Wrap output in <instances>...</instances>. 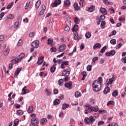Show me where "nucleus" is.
Masks as SVG:
<instances>
[{
  "label": "nucleus",
  "mask_w": 126,
  "mask_h": 126,
  "mask_svg": "<svg viewBox=\"0 0 126 126\" xmlns=\"http://www.w3.org/2000/svg\"><path fill=\"white\" fill-rule=\"evenodd\" d=\"M95 83L97 84H100L102 86V84L103 83V78L101 77L98 78V80H95L94 81Z\"/></svg>",
  "instance_id": "11"
},
{
  "label": "nucleus",
  "mask_w": 126,
  "mask_h": 126,
  "mask_svg": "<svg viewBox=\"0 0 126 126\" xmlns=\"http://www.w3.org/2000/svg\"><path fill=\"white\" fill-rule=\"evenodd\" d=\"M25 57V54L21 53L19 56H18V57L16 58L15 59L11 60V62L14 63V64H15L16 63H19V62H21V61L23 60Z\"/></svg>",
  "instance_id": "2"
},
{
  "label": "nucleus",
  "mask_w": 126,
  "mask_h": 126,
  "mask_svg": "<svg viewBox=\"0 0 126 126\" xmlns=\"http://www.w3.org/2000/svg\"><path fill=\"white\" fill-rule=\"evenodd\" d=\"M73 32V36H74V40H79V39H80V38L79 37H78V32Z\"/></svg>",
  "instance_id": "14"
},
{
  "label": "nucleus",
  "mask_w": 126,
  "mask_h": 126,
  "mask_svg": "<svg viewBox=\"0 0 126 126\" xmlns=\"http://www.w3.org/2000/svg\"><path fill=\"white\" fill-rule=\"evenodd\" d=\"M121 61L123 63H126V56L124 58H123Z\"/></svg>",
  "instance_id": "55"
},
{
  "label": "nucleus",
  "mask_w": 126,
  "mask_h": 126,
  "mask_svg": "<svg viewBox=\"0 0 126 126\" xmlns=\"http://www.w3.org/2000/svg\"><path fill=\"white\" fill-rule=\"evenodd\" d=\"M83 77H86L87 76V73L85 71H83L81 73Z\"/></svg>",
  "instance_id": "51"
},
{
  "label": "nucleus",
  "mask_w": 126,
  "mask_h": 126,
  "mask_svg": "<svg viewBox=\"0 0 126 126\" xmlns=\"http://www.w3.org/2000/svg\"><path fill=\"white\" fill-rule=\"evenodd\" d=\"M18 25H19V23L18 22H15V24H14L15 28H17V27H18Z\"/></svg>",
  "instance_id": "58"
},
{
  "label": "nucleus",
  "mask_w": 126,
  "mask_h": 126,
  "mask_svg": "<svg viewBox=\"0 0 126 126\" xmlns=\"http://www.w3.org/2000/svg\"><path fill=\"white\" fill-rule=\"evenodd\" d=\"M33 106H30L27 110L28 113H29L30 114L33 113Z\"/></svg>",
  "instance_id": "27"
},
{
  "label": "nucleus",
  "mask_w": 126,
  "mask_h": 126,
  "mask_svg": "<svg viewBox=\"0 0 126 126\" xmlns=\"http://www.w3.org/2000/svg\"><path fill=\"white\" fill-rule=\"evenodd\" d=\"M85 124L86 125H92L94 122H95V119L93 116H91L88 117H85L84 119Z\"/></svg>",
  "instance_id": "4"
},
{
  "label": "nucleus",
  "mask_w": 126,
  "mask_h": 126,
  "mask_svg": "<svg viewBox=\"0 0 126 126\" xmlns=\"http://www.w3.org/2000/svg\"><path fill=\"white\" fill-rule=\"evenodd\" d=\"M14 126H18V124H19V120L18 119H16L14 121Z\"/></svg>",
  "instance_id": "37"
},
{
  "label": "nucleus",
  "mask_w": 126,
  "mask_h": 126,
  "mask_svg": "<svg viewBox=\"0 0 126 126\" xmlns=\"http://www.w3.org/2000/svg\"><path fill=\"white\" fill-rule=\"evenodd\" d=\"M75 97L76 98H78L79 97H81V93L79 92H76L75 93Z\"/></svg>",
  "instance_id": "29"
},
{
  "label": "nucleus",
  "mask_w": 126,
  "mask_h": 126,
  "mask_svg": "<svg viewBox=\"0 0 126 126\" xmlns=\"http://www.w3.org/2000/svg\"><path fill=\"white\" fill-rule=\"evenodd\" d=\"M95 9V5H93L91 7L88 8V11H89V12H93V11H94Z\"/></svg>",
  "instance_id": "23"
},
{
  "label": "nucleus",
  "mask_w": 126,
  "mask_h": 126,
  "mask_svg": "<svg viewBox=\"0 0 126 126\" xmlns=\"http://www.w3.org/2000/svg\"><path fill=\"white\" fill-rule=\"evenodd\" d=\"M123 47V44L122 43H119L117 46H116V50H118V49H120V48H122Z\"/></svg>",
  "instance_id": "48"
},
{
  "label": "nucleus",
  "mask_w": 126,
  "mask_h": 126,
  "mask_svg": "<svg viewBox=\"0 0 126 126\" xmlns=\"http://www.w3.org/2000/svg\"><path fill=\"white\" fill-rule=\"evenodd\" d=\"M47 119L46 118H42L40 120V124L41 125H44V123H47Z\"/></svg>",
  "instance_id": "33"
},
{
  "label": "nucleus",
  "mask_w": 126,
  "mask_h": 126,
  "mask_svg": "<svg viewBox=\"0 0 126 126\" xmlns=\"http://www.w3.org/2000/svg\"><path fill=\"white\" fill-rule=\"evenodd\" d=\"M61 62H62V63L61 64V68L62 69H64L65 67H64V65H68V61H63V60L62 59H59V63H60Z\"/></svg>",
  "instance_id": "6"
},
{
  "label": "nucleus",
  "mask_w": 126,
  "mask_h": 126,
  "mask_svg": "<svg viewBox=\"0 0 126 126\" xmlns=\"http://www.w3.org/2000/svg\"><path fill=\"white\" fill-rule=\"evenodd\" d=\"M22 91L23 93L22 94V95H25V94H27V93H29L30 91L27 89V87L24 86V88L22 89Z\"/></svg>",
  "instance_id": "12"
},
{
  "label": "nucleus",
  "mask_w": 126,
  "mask_h": 126,
  "mask_svg": "<svg viewBox=\"0 0 126 126\" xmlns=\"http://www.w3.org/2000/svg\"><path fill=\"white\" fill-rule=\"evenodd\" d=\"M115 54H116V50H112L110 52H106L105 56H106V57H111V56H115Z\"/></svg>",
  "instance_id": "9"
},
{
  "label": "nucleus",
  "mask_w": 126,
  "mask_h": 126,
  "mask_svg": "<svg viewBox=\"0 0 126 126\" xmlns=\"http://www.w3.org/2000/svg\"><path fill=\"white\" fill-rule=\"evenodd\" d=\"M93 90L94 92H99L101 90L102 86L100 84H97L96 83L93 82L92 84Z\"/></svg>",
  "instance_id": "5"
},
{
  "label": "nucleus",
  "mask_w": 126,
  "mask_h": 126,
  "mask_svg": "<svg viewBox=\"0 0 126 126\" xmlns=\"http://www.w3.org/2000/svg\"><path fill=\"white\" fill-rule=\"evenodd\" d=\"M105 24H106V21H103L100 24L101 28H102V27H104Z\"/></svg>",
  "instance_id": "53"
},
{
  "label": "nucleus",
  "mask_w": 126,
  "mask_h": 126,
  "mask_svg": "<svg viewBox=\"0 0 126 126\" xmlns=\"http://www.w3.org/2000/svg\"><path fill=\"white\" fill-rule=\"evenodd\" d=\"M125 96H126V92H123L121 94V96H122V98H124L125 97Z\"/></svg>",
  "instance_id": "63"
},
{
  "label": "nucleus",
  "mask_w": 126,
  "mask_h": 126,
  "mask_svg": "<svg viewBox=\"0 0 126 126\" xmlns=\"http://www.w3.org/2000/svg\"><path fill=\"white\" fill-rule=\"evenodd\" d=\"M9 48H7L3 52L4 56H8V54H9Z\"/></svg>",
  "instance_id": "25"
},
{
  "label": "nucleus",
  "mask_w": 126,
  "mask_h": 126,
  "mask_svg": "<svg viewBox=\"0 0 126 126\" xmlns=\"http://www.w3.org/2000/svg\"><path fill=\"white\" fill-rule=\"evenodd\" d=\"M59 93V90H58V89H55L54 90V94L55 95H57Z\"/></svg>",
  "instance_id": "56"
},
{
  "label": "nucleus",
  "mask_w": 126,
  "mask_h": 126,
  "mask_svg": "<svg viewBox=\"0 0 126 126\" xmlns=\"http://www.w3.org/2000/svg\"><path fill=\"white\" fill-rule=\"evenodd\" d=\"M22 44H23V40L20 39L18 42V46H22Z\"/></svg>",
  "instance_id": "46"
},
{
  "label": "nucleus",
  "mask_w": 126,
  "mask_h": 126,
  "mask_svg": "<svg viewBox=\"0 0 126 126\" xmlns=\"http://www.w3.org/2000/svg\"><path fill=\"white\" fill-rule=\"evenodd\" d=\"M111 126H119V125L116 123H112L111 124Z\"/></svg>",
  "instance_id": "64"
},
{
  "label": "nucleus",
  "mask_w": 126,
  "mask_h": 126,
  "mask_svg": "<svg viewBox=\"0 0 126 126\" xmlns=\"http://www.w3.org/2000/svg\"><path fill=\"white\" fill-rule=\"evenodd\" d=\"M50 51H51V52H52V53H55V52H57V48L52 47L50 49Z\"/></svg>",
  "instance_id": "45"
},
{
  "label": "nucleus",
  "mask_w": 126,
  "mask_h": 126,
  "mask_svg": "<svg viewBox=\"0 0 126 126\" xmlns=\"http://www.w3.org/2000/svg\"><path fill=\"white\" fill-rule=\"evenodd\" d=\"M56 68L57 67L56 66H53L52 67H51L50 68V72H51V73H54Z\"/></svg>",
  "instance_id": "34"
},
{
  "label": "nucleus",
  "mask_w": 126,
  "mask_h": 126,
  "mask_svg": "<svg viewBox=\"0 0 126 126\" xmlns=\"http://www.w3.org/2000/svg\"><path fill=\"white\" fill-rule=\"evenodd\" d=\"M104 62H105V59L104 58H101L99 62L100 64L104 63Z\"/></svg>",
  "instance_id": "57"
},
{
  "label": "nucleus",
  "mask_w": 126,
  "mask_h": 126,
  "mask_svg": "<svg viewBox=\"0 0 126 126\" xmlns=\"http://www.w3.org/2000/svg\"><path fill=\"white\" fill-rule=\"evenodd\" d=\"M65 31H67V32H68L69 30H70V28H69V26L68 25H66L65 28H64Z\"/></svg>",
  "instance_id": "44"
},
{
  "label": "nucleus",
  "mask_w": 126,
  "mask_h": 126,
  "mask_svg": "<svg viewBox=\"0 0 126 126\" xmlns=\"http://www.w3.org/2000/svg\"><path fill=\"white\" fill-rule=\"evenodd\" d=\"M87 71H91L92 70V65H89L87 66Z\"/></svg>",
  "instance_id": "40"
},
{
  "label": "nucleus",
  "mask_w": 126,
  "mask_h": 126,
  "mask_svg": "<svg viewBox=\"0 0 126 126\" xmlns=\"http://www.w3.org/2000/svg\"><path fill=\"white\" fill-rule=\"evenodd\" d=\"M100 18H101V19L102 20H104V19H105V18H106V17L105 16V15H101L100 16Z\"/></svg>",
  "instance_id": "62"
},
{
  "label": "nucleus",
  "mask_w": 126,
  "mask_h": 126,
  "mask_svg": "<svg viewBox=\"0 0 126 126\" xmlns=\"http://www.w3.org/2000/svg\"><path fill=\"white\" fill-rule=\"evenodd\" d=\"M64 5L67 7L70 5V1L69 0H65L64 1Z\"/></svg>",
  "instance_id": "24"
},
{
  "label": "nucleus",
  "mask_w": 126,
  "mask_h": 126,
  "mask_svg": "<svg viewBox=\"0 0 126 126\" xmlns=\"http://www.w3.org/2000/svg\"><path fill=\"white\" fill-rule=\"evenodd\" d=\"M70 74V72L69 71H63L62 72L63 76H69Z\"/></svg>",
  "instance_id": "21"
},
{
  "label": "nucleus",
  "mask_w": 126,
  "mask_h": 126,
  "mask_svg": "<svg viewBox=\"0 0 126 126\" xmlns=\"http://www.w3.org/2000/svg\"><path fill=\"white\" fill-rule=\"evenodd\" d=\"M4 16V12H2L1 13H0V20H1V19H2V17H3Z\"/></svg>",
  "instance_id": "50"
},
{
  "label": "nucleus",
  "mask_w": 126,
  "mask_h": 126,
  "mask_svg": "<svg viewBox=\"0 0 126 126\" xmlns=\"http://www.w3.org/2000/svg\"><path fill=\"white\" fill-rule=\"evenodd\" d=\"M100 12H101V13H102V14H103L104 15H107V14H108V12H107V10H106V8L103 7L100 8Z\"/></svg>",
  "instance_id": "15"
},
{
  "label": "nucleus",
  "mask_w": 126,
  "mask_h": 126,
  "mask_svg": "<svg viewBox=\"0 0 126 126\" xmlns=\"http://www.w3.org/2000/svg\"><path fill=\"white\" fill-rule=\"evenodd\" d=\"M72 32H77L78 31V25L75 24L73 26V28L71 29Z\"/></svg>",
  "instance_id": "19"
},
{
  "label": "nucleus",
  "mask_w": 126,
  "mask_h": 126,
  "mask_svg": "<svg viewBox=\"0 0 126 126\" xmlns=\"http://www.w3.org/2000/svg\"><path fill=\"white\" fill-rule=\"evenodd\" d=\"M74 23L75 24H79V19H78V18L76 17L74 19Z\"/></svg>",
  "instance_id": "43"
},
{
  "label": "nucleus",
  "mask_w": 126,
  "mask_h": 126,
  "mask_svg": "<svg viewBox=\"0 0 126 126\" xmlns=\"http://www.w3.org/2000/svg\"><path fill=\"white\" fill-rule=\"evenodd\" d=\"M99 114H105V113H107V110H99L98 111Z\"/></svg>",
  "instance_id": "47"
},
{
  "label": "nucleus",
  "mask_w": 126,
  "mask_h": 126,
  "mask_svg": "<svg viewBox=\"0 0 126 126\" xmlns=\"http://www.w3.org/2000/svg\"><path fill=\"white\" fill-rule=\"evenodd\" d=\"M86 39H89L91 37V33L88 32L85 34Z\"/></svg>",
  "instance_id": "42"
},
{
  "label": "nucleus",
  "mask_w": 126,
  "mask_h": 126,
  "mask_svg": "<svg viewBox=\"0 0 126 126\" xmlns=\"http://www.w3.org/2000/svg\"><path fill=\"white\" fill-rule=\"evenodd\" d=\"M46 92L47 93V96H50V95H51V92H50V90L46 89Z\"/></svg>",
  "instance_id": "59"
},
{
  "label": "nucleus",
  "mask_w": 126,
  "mask_h": 126,
  "mask_svg": "<svg viewBox=\"0 0 126 126\" xmlns=\"http://www.w3.org/2000/svg\"><path fill=\"white\" fill-rule=\"evenodd\" d=\"M96 61H98V57H95L93 59V63H96Z\"/></svg>",
  "instance_id": "52"
},
{
  "label": "nucleus",
  "mask_w": 126,
  "mask_h": 126,
  "mask_svg": "<svg viewBox=\"0 0 126 126\" xmlns=\"http://www.w3.org/2000/svg\"><path fill=\"white\" fill-rule=\"evenodd\" d=\"M68 80H69L68 76H64V81L65 82H66V81H68Z\"/></svg>",
  "instance_id": "60"
},
{
  "label": "nucleus",
  "mask_w": 126,
  "mask_h": 126,
  "mask_svg": "<svg viewBox=\"0 0 126 126\" xmlns=\"http://www.w3.org/2000/svg\"><path fill=\"white\" fill-rule=\"evenodd\" d=\"M102 47V45L100 43H96L95 44H94L93 46V49L94 50H96V49H97V48H98V49L101 48Z\"/></svg>",
  "instance_id": "22"
},
{
  "label": "nucleus",
  "mask_w": 126,
  "mask_h": 126,
  "mask_svg": "<svg viewBox=\"0 0 126 126\" xmlns=\"http://www.w3.org/2000/svg\"><path fill=\"white\" fill-rule=\"evenodd\" d=\"M8 19H13L14 18V15L12 14H9L7 16Z\"/></svg>",
  "instance_id": "31"
},
{
  "label": "nucleus",
  "mask_w": 126,
  "mask_h": 126,
  "mask_svg": "<svg viewBox=\"0 0 126 126\" xmlns=\"http://www.w3.org/2000/svg\"><path fill=\"white\" fill-rule=\"evenodd\" d=\"M31 118H32L31 121V125L33 126H35V125H38L39 124V119L38 118H36V114L35 113H32L31 115Z\"/></svg>",
  "instance_id": "3"
},
{
  "label": "nucleus",
  "mask_w": 126,
  "mask_h": 126,
  "mask_svg": "<svg viewBox=\"0 0 126 126\" xmlns=\"http://www.w3.org/2000/svg\"><path fill=\"white\" fill-rule=\"evenodd\" d=\"M110 105H115V101L113 100L109 101L107 102V106H110Z\"/></svg>",
  "instance_id": "38"
},
{
  "label": "nucleus",
  "mask_w": 126,
  "mask_h": 126,
  "mask_svg": "<svg viewBox=\"0 0 126 126\" xmlns=\"http://www.w3.org/2000/svg\"><path fill=\"white\" fill-rule=\"evenodd\" d=\"M59 85L60 86H63V79H60L58 81Z\"/></svg>",
  "instance_id": "41"
},
{
  "label": "nucleus",
  "mask_w": 126,
  "mask_h": 126,
  "mask_svg": "<svg viewBox=\"0 0 126 126\" xmlns=\"http://www.w3.org/2000/svg\"><path fill=\"white\" fill-rule=\"evenodd\" d=\"M4 40V37L3 35H0V41H2Z\"/></svg>",
  "instance_id": "61"
},
{
  "label": "nucleus",
  "mask_w": 126,
  "mask_h": 126,
  "mask_svg": "<svg viewBox=\"0 0 126 126\" xmlns=\"http://www.w3.org/2000/svg\"><path fill=\"white\" fill-rule=\"evenodd\" d=\"M84 108L85 109L86 112H85V114L86 115H87L88 114H89V113H91V112H95L96 113V112H98L99 108L97 107H94L93 106H90L89 104H87L85 106Z\"/></svg>",
  "instance_id": "1"
},
{
  "label": "nucleus",
  "mask_w": 126,
  "mask_h": 126,
  "mask_svg": "<svg viewBox=\"0 0 126 126\" xmlns=\"http://www.w3.org/2000/svg\"><path fill=\"white\" fill-rule=\"evenodd\" d=\"M14 4V3L13 2H12L10 4H8L7 5L6 9H10V8H11V7H12V5H13Z\"/></svg>",
  "instance_id": "36"
},
{
  "label": "nucleus",
  "mask_w": 126,
  "mask_h": 126,
  "mask_svg": "<svg viewBox=\"0 0 126 126\" xmlns=\"http://www.w3.org/2000/svg\"><path fill=\"white\" fill-rule=\"evenodd\" d=\"M48 43L47 45L48 46H51V47H53L54 46V44H53V42H54V40L53 38H49L48 40Z\"/></svg>",
  "instance_id": "17"
},
{
  "label": "nucleus",
  "mask_w": 126,
  "mask_h": 126,
  "mask_svg": "<svg viewBox=\"0 0 126 126\" xmlns=\"http://www.w3.org/2000/svg\"><path fill=\"white\" fill-rule=\"evenodd\" d=\"M41 5V1L38 0L35 3V8H38Z\"/></svg>",
  "instance_id": "32"
},
{
  "label": "nucleus",
  "mask_w": 126,
  "mask_h": 126,
  "mask_svg": "<svg viewBox=\"0 0 126 126\" xmlns=\"http://www.w3.org/2000/svg\"><path fill=\"white\" fill-rule=\"evenodd\" d=\"M31 46L32 48H34L35 49H37V48H39V40H36L35 41L32 42Z\"/></svg>",
  "instance_id": "7"
},
{
  "label": "nucleus",
  "mask_w": 126,
  "mask_h": 126,
  "mask_svg": "<svg viewBox=\"0 0 126 126\" xmlns=\"http://www.w3.org/2000/svg\"><path fill=\"white\" fill-rule=\"evenodd\" d=\"M68 107H69V105L66 103H63L62 106V110H65V109H66V108H68Z\"/></svg>",
  "instance_id": "30"
},
{
  "label": "nucleus",
  "mask_w": 126,
  "mask_h": 126,
  "mask_svg": "<svg viewBox=\"0 0 126 126\" xmlns=\"http://www.w3.org/2000/svg\"><path fill=\"white\" fill-rule=\"evenodd\" d=\"M110 44H113V45H116V43H117V40H116V39H113L110 40Z\"/></svg>",
  "instance_id": "39"
},
{
  "label": "nucleus",
  "mask_w": 126,
  "mask_h": 126,
  "mask_svg": "<svg viewBox=\"0 0 126 126\" xmlns=\"http://www.w3.org/2000/svg\"><path fill=\"white\" fill-rule=\"evenodd\" d=\"M109 93H110V87H106L103 92V93H104L105 95H107V94H108Z\"/></svg>",
  "instance_id": "20"
},
{
  "label": "nucleus",
  "mask_w": 126,
  "mask_h": 126,
  "mask_svg": "<svg viewBox=\"0 0 126 126\" xmlns=\"http://www.w3.org/2000/svg\"><path fill=\"white\" fill-rule=\"evenodd\" d=\"M16 113L18 116H22V115H23V112H22V110H17Z\"/></svg>",
  "instance_id": "35"
},
{
  "label": "nucleus",
  "mask_w": 126,
  "mask_h": 126,
  "mask_svg": "<svg viewBox=\"0 0 126 126\" xmlns=\"http://www.w3.org/2000/svg\"><path fill=\"white\" fill-rule=\"evenodd\" d=\"M60 103H61V100L59 99H55L53 102V104L54 106L60 104Z\"/></svg>",
  "instance_id": "26"
},
{
  "label": "nucleus",
  "mask_w": 126,
  "mask_h": 126,
  "mask_svg": "<svg viewBox=\"0 0 126 126\" xmlns=\"http://www.w3.org/2000/svg\"><path fill=\"white\" fill-rule=\"evenodd\" d=\"M62 3V0H55L53 3L51 4L52 7H57L59 4Z\"/></svg>",
  "instance_id": "8"
},
{
  "label": "nucleus",
  "mask_w": 126,
  "mask_h": 126,
  "mask_svg": "<svg viewBox=\"0 0 126 126\" xmlns=\"http://www.w3.org/2000/svg\"><path fill=\"white\" fill-rule=\"evenodd\" d=\"M119 95V92L117 90H115L112 93L113 97H117Z\"/></svg>",
  "instance_id": "28"
},
{
  "label": "nucleus",
  "mask_w": 126,
  "mask_h": 126,
  "mask_svg": "<svg viewBox=\"0 0 126 126\" xmlns=\"http://www.w3.org/2000/svg\"><path fill=\"white\" fill-rule=\"evenodd\" d=\"M21 70H22V68L19 67L17 68L16 71H17L18 73H20V72L21 71Z\"/></svg>",
  "instance_id": "54"
},
{
  "label": "nucleus",
  "mask_w": 126,
  "mask_h": 126,
  "mask_svg": "<svg viewBox=\"0 0 126 126\" xmlns=\"http://www.w3.org/2000/svg\"><path fill=\"white\" fill-rule=\"evenodd\" d=\"M73 7L75 11H77V10H80V7L78 6V3H77V2L74 3Z\"/></svg>",
  "instance_id": "16"
},
{
  "label": "nucleus",
  "mask_w": 126,
  "mask_h": 126,
  "mask_svg": "<svg viewBox=\"0 0 126 126\" xmlns=\"http://www.w3.org/2000/svg\"><path fill=\"white\" fill-rule=\"evenodd\" d=\"M66 47V45L65 44L59 46L58 51L61 53H62V52H63V51H64Z\"/></svg>",
  "instance_id": "13"
},
{
  "label": "nucleus",
  "mask_w": 126,
  "mask_h": 126,
  "mask_svg": "<svg viewBox=\"0 0 126 126\" xmlns=\"http://www.w3.org/2000/svg\"><path fill=\"white\" fill-rule=\"evenodd\" d=\"M106 50H107V46L105 45L101 49L100 51L101 54H99V56H103V54L105 53Z\"/></svg>",
  "instance_id": "18"
},
{
  "label": "nucleus",
  "mask_w": 126,
  "mask_h": 126,
  "mask_svg": "<svg viewBox=\"0 0 126 126\" xmlns=\"http://www.w3.org/2000/svg\"><path fill=\"white\" fill-rule=\"evenodd\" d=\"M105 124V122L103 121H100L98 123V126H103Z\"/></svg>",
  "instance_id": "49"
},
{
  "label": "nucleus",
  "mask_w": 126,
  "mask_h": 126,
  "mask_svg": "<svg viewBox=\"0 0 126 126\" xmlns=\"http://www.w3.org/2000/svg\"><path fill=\"white\" fill-rule=\"evenodd\" d=\"M64 86L66 88H68L69 90H70L72 88V82H69L65 83Z\"/></svg>",
  "instance_id": "10"
}]
</instances>
